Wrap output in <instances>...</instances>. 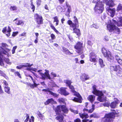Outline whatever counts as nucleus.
Here are the masks:
<instances>
[{
  "label": "nucleus",
  "instance_id": "nucleus-39",
  "mask_svg": "<svg viewBox=\"0 0 122 122\" xmlns=\"http://www.w3.org/2000/svg\"><path fill=\"white\" fill-rule=\"evenodd\" d=\"M23 68V67H30L32 65V64H30L28 63H26L24 65H22Z\"/></svg>",
  "mask_w": 122,
  "mask_h": 122
},
{
  "label": "nucleus",
  "instance_id": "nucleus-51",
  "mask_svg": "<svg viewBox=\"0 0 122 122\" xmlns=\"http://www.w3.org/2000/svg\"><path fill=\"white\" fill-rule=\"evenodd\" d=\"M26 119L24 121V122H27L29 119V116L28 114L26 113L25 114Z\"/></svg>",
  "mask_w": 122,
  "mask_h": 122
},
{
  "label": "nucleus",
  "instance_id": "nucleus-38",
  "mask_svg": "<svg viewBox=\"0 0 122 122\" xmlns=\"http://www.w3.org/2000/svg\"><path fill=\"white\" fill-rule=\"evenodd\" d=\"M15 24L18 25L22 24L23 25L24 24V22L22 20H17L15 22Z\"/></svg>",
  "mask_w": 122,
  "mask_h": 122
},
{
  "label": "nucleus",
  "instance_id": "nucleus-41",
  "mask_svg": "<svg viewBox=\"0 0 122 122\" xmlns=\"http://www.w3.org/2000/svg\"><path fill=\"white\" fill-rule=\"evenodd\" d=\"M49 94L51 95L56 97H58L59 95L58 94H57L56 93H54L51 91L50 93H49Z\"/></svg>",
  "mask_w": 122,
  "mask_h": 122
},
{
  "label": "nucleus",
  "instance_id": "nucleus-47",
  "mask_svg": "<svg viewBox=\"0 0 122 122\" xmlns=\"http://www.w3.org/2000/svg\"><path fill=\"white\" fill-rule=\"evenodd\" d=\"M68 86L69 87V88L71 89V90L72 92H73L74 91L75 89L73 85H71Z\"/></svg>",
  "mask_w": 122,
  "mask_h": 122
},
{
  "label": "nucleus",
  "instance_id": "nucleus-31",
  "mask_svg": "<svg viewBox=\"0 0 122 122\" xmlns=\"http://www.w3.org/2000/svg\"><path fill=\"white\" fill-rule=\"evenodd\" d=\"M53 19H54L53 22H56V25H57L59 23V20L58 19V18L57 16H55L53 17Z\"/></svg>",
  "mask_w": 122,
  "mask_h": 122
},
{
  "label": "nucleus",
  "instance_id": "nucleus-4",
  "mask_svg": "<svg viewBox=\"0 0 122 122\" xmlns=\"http://www.w3.org/2000/svg\"><path fill=\"white\" fill-rule=\"evenodd\" d=\"M101 0H93L92 3L95 4L93 9L94 11L97 13H102L104 9V5Z\"/></svg>",
  "mask_w": 122,
  "mask_h": 122
},
{
  "label": "nucleus",
  "instance_id": "nucleus-58",
  "mask_svg": "<svg viewBox=\"0 0 122 122\" xmlns=\"http://www.w3.org/2000/svg\"><path fill=\"white\" fill-rule=\"evenodd\" d=\"M51 76L52 77V78H51V79H53L54 77H55L56 76V74L53 72H51Z\"/></svg>",
  "mask_w": 122,
  "mask_h": 122
},
{
  "label": "nucleus",
  "instance_id": "nucleus-40",
  "mask_svg": "<svg viewBox=\"0 0 122 122\" xmlns=\"http://www.w3.org/2000/svg\"><path fill=\"white\" fill-rule=\"evenodd\" d=\"M72 92L74 93L73 94L75 96L77 97H81L79 93L76 91L75 90H74V91L73 92Z\"/></svg>",
  "mask_w": 122,
  "mask_h": 122
},
{
  "label": "nucleus",
  "instance_id": "nucleus-49",
  "mask_svg": "<svg viewBox=\"0 0 122 122\" xmlns=\"http://www.w3.org/2000/svg\"><path fill=\"white\" fill-rule=\"evenodd\" d=\"M37 115L41 119H42L43 118V117H44V116L42 114H41L39 111H38L37 112Z\"/></svg>",
  "mask_w": 122,
  "mask_h": 122
},
{
  "label": "nucleus",
  "instance_id": "nucleus-27",
  "mask_svg": "<svg viewBox=\"0 0 122 122\" xmlns=\"http://www.w3.org/2000/svg\"><path fill=\"white\" fill-rule=\"evenodd\" d=\"M0 75L2 76L5 78L7 80L9 78L8 76L6 75L5 72L0 69Z\"/></svg>",
  "mask_w": 122,
  "mask_h": 122
},
{
  "label": "nucleus",
  "instance_id": "nucleus-60",
  "mask_svg": "<svg viewBox=\"0 0 122 122\" xmlns=\"http://www.w3.org/2000/svg\"><path fill=\"white\" fill-rule=\"evenodd\" d=\"M2 47H5L8 46V45L6 43H2L1 44Z\"/></svg>",
  "mask_w": 122,
  "mask_h": 122
},
{
  "label": "nucleus",
  "instance_id": "nucleus-30",
  "mask_svg": "<svg viewBox=\"0 0 122 122\" xmlns=\"http://www.w3.org/2000/svg\"><path fill=\"white\" fill-rule=\"evenodd\" d=\"M98 61L99 64L101 67H103L105 66L103 60L101 58H99V59Z\"/></svg>",
  "mask_w": 122,
  "mask_h": 122
},
{
  "label": "nucleus",
  "instance_id": "nucleus-36",
  "mask_svg": "<svg viewBox=\"0 0 122 122\" xmlns=\"http://www.w3.org/2000/svg\"><path fill=\"white\" fill-rule=\"evenodd\" d=\"M114 31L115 33L117 34H119L120 33V29L117 27L115 26V27L114 28Z\"/></svg>",
  "mask_w": 122,
  "mask_h": 122
},
{
  "label": "nucleus",
  "instance_id": "nucleus-48",
  "mask_svg": "<svg viewBox=\"0 0 122 122\" xmlns=\"http://www.w3.org/2000/svg\"><path fill=\"white\" fill-rule=\"evenodd\" d=\"M14 75L15 76H17L19 78H21V77L20 73L18 71L15 72L14 73Z\"/></svg>",
  "mask_w": 122,
  "mask_h": 122
},
{
  "label": "nucleus",
  "instance_id": "nucleus-53",
  "mask_svg": "<svg viewBox=\"0 0 122 122\" xmlns=\"http://www.w3.org/2000/svg\"><path fill=\"white\" fill-rule=\"evenodd\" d=\"M41 0H37L36 1V4L37 6H39L41 5Z\"/></svg>",
  "mask_w": 122,
  "mask_h": 122
},
{
  "label": "nucleus",
  "instance_id": "nucleus-14",
  "mask_svg": "<svg viewBox=\"0 0 122 122\" xmlns=\"http://www.w3.org/2000/svg\"><path fill=\"white\" fill-rule=\"evenodd\" d=\"M114 23H111L110 24H107V29L110 32H112L114 31V29L116 26L115 25H114Z\"/></svg>",
  "mask_w": 122,
  "mask_h": 122
},
{
  "label": "nucleus",
  "instance_id": "nucleus-15",
  "mask_svg": "<svg viewBox=\"0 0 122 122\" xmlns=\"http://www.w3.org/2000/svg\"><path fill=\"white\" fill-rule=\"evenodd\" d=\"M107 10L110 13V16L111 17H113L114 16L116 13V9L115 8L112 9L108 8L107 9Z\"/></svg>",
  "mask_w": 122,
  "mask_h": 122
},
{
  "label": "nucleus",
  "instance_id": "nucleus-2",
  "mask_svg": "<svg viewBox=\"0 0 122 122\" xmlns=\"http://www.w3.org/2000/svg\"><path fill=\"white\" fill-rule=\"evenodd\" d=\"M74 20H73L74 22L70 20H68L67 22V23L70 25V27L73 29V33H76L78 37L81 35L80 30L78 28L79 27V23L78 19L76 17L74 16L73 17Z\"/></svg>",
  "mask_w": 122,
  "mask_h": 122
},
{
  "label": "nucleus",
  "instance_id": "nucleus-59",
  "mask_svg": "<svg viewBox=\"0 0 122 122\" xmlns=\"http://www.w3.org/2000/svg\"><path fill=\"white\" fill-rule=\"evenodd\" d=\"M103 106L104 107H109L110 106V104L109 103H105L103 104Z\"/></svg>",
  "mask_w": 122,
  "mask_h": 122
},
{
  "label": "nucleus",
  "instance_id": "nucleus-26",
  "mask_svg": "<svg viewBox=\"0 0 122 122\" xmlns=\"http://www.w3.org/2000/svg\"><path fill=\"white\" fill-rule=\"evenodd\" d=\"M93 90L92 91V93L95 95L97 94L100 92L101 91L99 90H97L96 89V88L95 86H94L93 87Z\"/></svg>",
  "mask_w": 122,
  "mask_h": 122
},
{
  "label": "nucleus",
  "instance_id": "nucleus-44",
  "mask_svg": "<svg viewBox=\"0 0 122 122\" xmlns=\"http://www.w3.org/2000/svg\"><path fill=\"white\" fill-rule=\"evenodd\" d=\"M51 89H50L49 88H47L46 89H43L42 90V91L43 92V91L45 92H46L47 94H48V93L49 92V93H50V92L51 91Z\"/></svg>",
  "mask_w": 122,
  "mask_h": 122
},
{
  "label": "nucleus",
  "instance_id": "nucleus-1",
  "mask_svg": "<svg viewBox=\"0 0 122 122\" xmlns=\"http://www.w3.org/2000/svg\"><path fill=\"white\" fill-rule=\"evenodd\" d=\"M54 111L57 116L55 119L59 121V122H62L64 119L63 116H66L65 114H67L69 110L66 106L64 105H59L57 106L54 109Z\"/></svg>",
  "mask_w": 122,
  "mask_h": 122
},
{
  "label": "nucleus",
  "instance_id": "nucleus-35",
  "mask_svg": "<svg viewBox=\"0 0 122 122\" xmlns=\"http://www.w3.org/2000/svg\"><path fill=\"white\" fill-rule=\"evenodd\" d=\"M90 118L93 117L94 118H98L99 117L98 114L96 113H94L90 115Z\"/></svg>",
  "mask_w": 122,
  "mask_h": 122
},
{
  "label": "nucleus",
  "instance_id": "nucleus-29",
  "mask_svg": "<svg viewBox=\"0 0 122 122\" xmlns=\"http://www.w3.org/2000/svg\"><path fill=\"white\" fill-rule=\"evenodd\" d=\"M4 89L5 91L8 94H10L11 92L10 91V87L8 86H5Z\"/></svg>",
  "mask_w": 122,
  "mask_h": 122
},
{
  "label": "nucleus",
  "instance_id": "nucleus-46",
  "mask_svg": "<svg viewBox=\"0 0 122 122\" xmlns=\"http://www.w3.org/2000/svg\"><path fill=\"white\" fill-rule=\"evenodd\" d=\"M31 7V9L32 10V11L33 12H34L35 9V6L33 4L32 2V1L30 4Z\"/></svg>",
  "mask_w": 122,
  "mask_h": 122
},
{
  "label": "nucleus",
  "instance_id": "nucleus-19",
  "mask_svg": "<svg viewBox=\"0 0 122 122\" xmlns=\"http://www.w3.org/2000/svg\"><path fill=\"white\" fill-rule=\"evenodd\" d=\"M80 79L82 81H84L87 80H89L90 77L88 75L84 73L80 76Z\"/></svg>",
  "mask_w": 122,
  "mask_h": 122
},
{
  "label": "nucleus",
  "instance_id": "nucleus-5",
  "mask_svg": "<svg viewBox=\"0 0 122 122\" xmlns=\"http://www.w3.org/2000/svg\"><path fill=\"white\" fill-rule=\"evenodd\" d=\"M110 69L111 71H116V77L119 78L122 77V69L119 65H116L115 66H110Z\"/></svg>",
  "mask_w": 122,
  "mask_h": 122
},
{
  "label": "nucleus",
  "instance_id": "nucleus-57",
  "mask_svg": "<svg viewBox=\"0 0 122 122\" xmlns=\"http://www.w3.org/2000/svg\"><path fill=\"white\" fill-rule=\"evenodd\" d=\"M19 33L18 31L13 32L12 34V36L13 37H15Z\"/></svg>",
  "mask_w": 122,
  "mask_h": 122
},
{
  "label": "nucleus",
  "instance_id": "nucleus-25",
  "mask_svg": "<svg viewBox=\"0 0 122 122\" xmlns=\"http://www.w3.org/2000/svg\"><path fill=\"white\" fill-rule=\"evenodd\" d=\"M54 101L53 98H51L49 99L44 102V104L46 105H47L49 104L50 103L53 104L54 103Z\"/></svg>",
  "mask_w": 122,
  "mask_h": 122
},
{
  "label": "nucleus",
  "instance_id": "nucleus-37",
  "mask_svg": "<svg viewBox=\"0 0 122 122\" xmlns=\"http://www.w3.org/2000/svg\"><path fill=\"white\" fill-rule=\"evenodd\" d=\"M64 82L66 85V86H69L71 85L72 82L71 81L69 80H66Z\"/></svg>",
  "mask_w": 122,
  "mask_h": 122
},
{
  "label": "nucleus",
  "instance_id": "nucleus-61",
  "mask_svg": "<svg viewBox=\"0 0 122 122\" xmlns=\"http://www.w3.org/2000/svg\"><path fill=\"white\" fill-rule=\"evenodd\" d=\"M3 84L4 85L6 86H7L8 85V84L7 81L4 80H3Z\"/></svg>",
  "mask_w": 122,
  "mask_h": 122
},
{
  "label": "nucleus",
  "instance_id": "nucleus-43",
  "mask_svg": "<svg viewBox=\"0 0 122 122\" xmlns=\"http://www.w3.org/2000/svg\"><path fill=\"white\" fill-rule=\"evenodd\" d=\"M50 25V26L51 28L56 33H57L58 32V31L55 28L54 26L51 23Z\"/></svg>",
  "mask_w": 122,
  "mask_h": 122
},
{
  "label": "nucleus",
  "instance_id": "nucleus-11",
  "mask_svg": "<svg viewBox=\"0 0 122 122\" xmlns=\"http://www.w3.org/2000/svg\"><path fill=\"white\" fill-rule=\"evenodd\" d=\"M89 57V60L90 61L93 62H96L97 56L94 52H92L90 53Z\"/></svg>",
  "mask_w": 122,
  "mask_h": 122
},
{
  "label": "nucleus",
  "instance_id": "nucleus-9",
  "mask_svg": "<svg viewBox=\"0 0 122 122\" xmlns=\"http://www.w3.org/2000/svg\"><path fill=\"white\" fill-rule=\"evenodd\" d=\"M45 71L46 72H45L44 73L41 72L40 73L41 76L43 80H45L46 78H47L50 80H51V78L50 77L49 74V71L46 70H45Z\"/></svg>",
  "mask_w": 122,
  "mask_h": 122
},
{
  "label": "nucleus",
  "instance_id": "nucleus-8",
  "mask_svg": "<svg viewBox=\"0 0 122 122\" xmlns=\"http://www.w3.org/2000/svg\"><path fill=\"white\" fill-rule=\"evenodd\" d=\"M83 43L80 41L77 42L74 46V48L76 50V51L78 53H80L83 50Z\"/></svg>",
  "mask_w": 122,
  "mask_h": 122
},
{
  "label": "nucleus",
  "instance_id": "nucleus-34",
  "mask_svg": "<svg viewBox=\"0 0 122 122\" xmlns=\"http://www.w3.org/2000/svg\"><path fill=\"white\" fill-rule=\"evenodd\" d=\"M67 6L68 7L67 11V13H66L65 15L68 17H69L70 16L69 14L71 11V7L70 6H67Z\"/></svg>",
  "mask_w": 122,
  "mask_h": 122
},
{
  "label": "nucleus",
  "instance_id": "nucleus-13",
  "mask_svg": "<svg viewBox=\"0 0 122 122\" xmlns=\"http://www.w3.org/2000/svg\"><path fill=\"white\" fill-rule=\"evenodd\" d=\"M114 101L111 102L110 104V106L112 108H115L117 107L119 103V101L117 98H114Z\"/></svg>",
  "mask_w": 122,
  "mask_h": 122
},
{
  "label": "nucleus",
  "instance_id": "nucleus-63",
  "mask_svg": "<svg viewBox=\"0 0 122 122\" xmlns=\"http://www.w3.org/2000/svg\"><path fill=\"white\" fill-rule=\"evenodd\" d=\"M26 33L25 32H24L22 33L20 35V36H26Z\"/></svg>",
  "mask_w": 122,
  "mask_h": 122
},
{
  "label": "nucleus",
  "instance_id": "nucleus-50",
  "mask_svg": "<svg viewBox=\"0 0 122 122\" xmlns=\"http://www.w3.org/2000/svg\"><path fill=\"white\" fill-rule=\"evenodd\" d=\"M11 10H17V8L15 6H11L10 8Z\"/></svg>",
  "mask_w": 122,
  "mask_h": 122
},
{
  "label": "nucleus",
  "instance_id": "nucleus-24",
  "mask_svg": "<svg viewBox=\"0 0 122 122\" xmlns=\"http://www.w3.org/2000/svg\"><path fill=\"white\" fill-rule=\"evenodd\" d=\"M78 98L74 97V98L72 99V100L76 102L79 103H82V97H78Z\"/></svg>",
  "mask_w": 122,
  "mask_h": 122
},
{
  "label": "nucleus",
  "instance_id": "nucleus-52",
  "mask_svg": "<svg viewBox=\"0 0 122 122\" xmlns=\"http://www.w3.org/2000/svg\"><path fill=\"white\" fill-rule=\"evenodd\" d=\"M17 47V46H15L13 47L12 50V54H14L15 53V50L16 49Z\"/></svg>",
  "mask_w": 122,
  "mask_h": 122
},
{
  "label": "nucleus",
  "instance_id": "nucleus-32",
  "mask_svg": "<svg viewBox=\"0 0 122 122\" xmlns=\"http://www.w3.org/2000/svg\"><path fill=\"white\" fill-rule=\"evenodd\" d=\"M50 37L51 38L50 40H49L50 43H52L53 42L52 40L55 39L56 38V37L54 34L53 33H52L51 34Z\"/></svg>",
  "mask_w": 122,
  "mask_h": 122
},
{
  "label": "nucleus",
  "instance_id": "nucleus-23",
  "mask_svg": "<svg viewBox=\"0 0 122 122\" xmlns=\"http://www.w3.org/2000/svg\"><path fill=\"white\" fill-rule=\"evenodd\" d=\"M95 96L93 95H89L87 98V100L91 103H92L95 99Z\"/></svg>",
  "mask_w": 122,
  "mask_h": 122
},
{
  "label": "nucleus",
  "instance_id": "nucleus-18",
  "mask_svg": "<svg viewBox=\"0 0 122 122\" xmlns=\"http://www.w3.org/2000/svg\"><path fill=\"white\" fill-rule=\"evenodd\" d=\"M28 76L31 78L32 80L33 83V84H29V86L32 88H34L35 87H36L39 84H37L36 83L35 80L33 79V77L31 76L28 75Z\"/></svg>",
  "mask_w": 122,
  "mask_h": 122
},
{
  "label": "nucleus",
  "instance_id": "nucleus-64",
  "mask_svg": "<svg viewBox=\"0 0 122 122\" xmlns=\"http://www.w3.org/2000/svg\"><path fill=\"white\" fill-rule=\"evenodd\" d=\"M74 122H81V120L79 118H77L74 120Z\"/></svg>",
  "mask_w": 122,
  "mask_h": 122
},
{
  "label": "nucleus",
  "instance_id": "nucleus-22",
  "mask_svg": "<svg viewBox=\"0 0 122 122\" xmlns=\"http://www.w3.org/2000/svg\"><path fill=\"white\" fill-rule=\"evenodd\" d=\"M62 52L64 53L66 55H71L73 54L72 53L70 52L68 49L65 47L63 46L62 47Z\"/></svg>",
  "mask_w": 122,
  "mask_h": 122
},
{
  "label": "nucleus",
  "instance_id": "nucleus-28",
  "mask_svg": "<svg viewBox=\"0 0 122 122\" xmlns=\"http://www.w3.org/2000/svg\"><path fill=\"white\" fill-rule=\"evenodd\" d=\"M116 11L117 12L120 11L122 13V5L121 4H118L117 8Z\"/></svg>",
  "mask_w": 122,
  "mask_h": 122
},
{
  "label": "nucleus",
  "instance_id": "nucleus-20",
  "mask_svg": "<svg viewBox=\"0 0 122 122\" xmlns=\"http://www.w3.org/2000/svg\"><path fill=\"white\" fill-rule=\"evenodd\" d=\"M106 5L108 6L109 8L115 6V4L114 3V1L113 0H109L106 3Z\"/></svg>",
  "mask_w": 122,
  "mask_h": 122
},
{
  "label": "nucleus",
  "instance_id": "nucleus-3",
  "mask_svg": "<svg viewBox=\"0 0 122 122\" xmlns=\"http://www.w3.org/2000/svg\"><path fill=\"white\" fill-rule=\"evenodd\" d=\"M114 112H111L105 114L104 117H102L101 120V122H113L115 119V115L119 114L116 112L115 110H112Z\"/></svg>",
  "mask_w": 122,
  "mask_h": 122
},
{
  "label": "nucleus",
  "instance_id": "nucleus-6",
  "mask_svg": "<svg viewBox=\"0 0 122 122\" xmlns=\"http://www.w3.org/2000/svg\"><path fill=\"white\" fill-rule=\"evenodd\" d=\"M101 51L104 56L107 58V60L111 61L113 58L111 52L107 49L105 47L102 48Z\"/></svg>",
  "mask_w": 122,
  "mask_h": 122
},
{
  "label": "nucleus",
  "instance_id": "nucleus-16",
  "mask_svg": "<svg viewBox=\"0 0 122 122\" xmlns=\"http://www.w3.org/2000/svg\"><path fill=\"white\" fill-rule=\"evenodd\" d=\"M66 88L62 87L60 88V89L59 93L65 96L69 94V93L66 90Z\"/></svg>",
  "mask_w": 122,
  "mask_h": 122
},
{
  "label": "nucleus",
  "instance_id": "nucleus-7",
  "mask_svg": "<svg viewBox=\"0 0 122 122\" xmlns=\"http://www.w3.org/2000/svg\"><path fill=\"white\" fill-rule=\"evenodd\" d=\"M34 19L36 23L37 27H40V25L43 24V19L42 16L37 13H35L34 15Z\"/></svg>",
  "mask_w": 122,
  "mask_h": 122
},
{
  "label": "nucleus",
  "instance_id": "nucleus-62",
  "mask_svg": "<svg viewBox=\"0 0 122 122\" xmlns=\"http://www.w3.org/2000/svg\"><path fill=\"white\" fill-rule=\"evenodd\" d=\"M87 44L90 46H91L93 44V43L92 41L90 40H88L87 42Z\"/></svg>",
  "mask_w": 122,
  "mask_h": 122
},
{
  "label": "nucleus",
  "instance_id": "nucleus-10",
  "mask_svg": "<svg viewBox=\"0 0 122 122\" xmlns=\"http://www.w3.org/2000/svg\"><path fill=\"white\" fill-rule=\"evenodd\" d=\"M7 28L6 26L5 27L3 28L2 31L3 33L5 34L7 37H9L10 36L11 30L9 26H8L7 30Z\"/></svg>",
  "mask_w": 122,
  "mask_h": 122
},
{
  "label": "nucleus",
  "instance_id": "nucleus-42",
  "mask_svg": "<svg viewBox=\"0 0 122 122\" xmlns=\"http://www.w3.org/2000/svg\"><path fill=\"white\" fill-rule=\"evenodd\" d=\"M92 108L88 110V113H92L94 110L95 109V105L94 104L92 105Z\"/></svg>",
  "mask_w": 122,
  "mask_h": 122
},
{
  "label": "nucleus",
  "instance_id": "nucleus-45",
  "mask_svg": "<svg viewBox=\"0 0 122 122\" xmlns=\"http://www.w3.org/2000/svg\"><path fill=\"white\" fill-rule=\"evenodd\" d=\"M5 62L7 64L10 65L11 64V62L10 61V60L8 58H5L4 59Z\"/></svg>",
  "mask_w": 122,
  "mask_h": 122
},
{
  "label": "nucleus",
  "instance_id": "nucleus-56",
  "mask_svg": "<svg viewBox=\"0 0 122 122\" xmlns=\"http://www.w3.org/2000/svg\"><path fill=\"white\" fill-rule=\"evenodd\" d=\"M34 117L32 116L30 117V119L29 120V122H34Z\"/></svg>",
  "mask_w": 122,
  "mask_h": 122
},
{
  "label": "nucleus",
  "instance_id": "nucleus-12",
  "mask_svg": "<svg viewBox=\"0 0 122 122\" xmlns=\"http://www.w3.org/2000/svg\"><path fill=\"white\" fill-rule=\"evenodd\" d=\"M97 94L95 95L98 96L97 98V100L98 101L100 102H102L106 100V99L103 97V94L102 91H101Z\"/></svg>",
  "mask_w": 122,
  "mask_h": 122
},
{
  "label": "nucleus",
  "instance_id": "nucleus-21",
  "mask_svg": "<svg viewBox=\"0 0 122 122\" xmlns=\"http://www.w3.org/2000/svg\"><path fill=\"white\" fill-rule=\"evenodd\" d=\"M79 115L81 117L82 119H87L89 117L87 113L84 112L83 113H79Z\"/></svg>",
  "mask_w": 122,
  "mask_h": 122
},
{
  "label": "nucleus",
  "instance_id": "nucleus-55",
  "mask_svg": "<svg viewBox=\"0 0 122 122\" xmlns=\"http://www.w3.org/2000/svg\"><path fill=\"white\" fill-rule=\"evenodd\" d=\"M4 92L2 89V87L0 85V95L4 94Z\"/></svg>",
  "mask_w": 122,
  "mask_h": 122
},
{
  "label": "nucleus",
  "instance_id": "nucleus-17",
  "mask_svg": "<svg viewBox=\"0 0 122 122\" xmlns=\"http://www.w3.org/2000/svg\"><path fill=\"white\" fill-rule=\"evenodd\" d=\"M119 20L117 21L116 20L112 19V20L113 22L116 24L118 26H122V17H120L119 18Z\"/></svg>",
  "mask_w": 122,
  "mask_h": 122
},
{
  "label": "nucleus",
  "instance_id": "nucleus-54",
  "mask_svg": "<svg viewBox=\"0 0 122 122\" xmlns=\"http://www.w3.org/2000/svg\"><path fill=\"white\" fill-rule=\"evenodd\" d=\"M4 92L2 89V87L0 85V95L4 94Z\"/></svg>",
  "mask_w": 122,
  "mask_h": 122
},
{
  "label": "nucleus",
  "instance_id": "nucleus-33",
  "mask_svg": "<svg viewBox=\"0 0 122 122\" xmlns=\"http://www.w3.org/2000/svg\"><path fill=\"white\" fill-rule=\"evenodd\" d=\"M58 102L60 103H63L65 104L66 106V103L65 102V99L63 98H60L58 99Z\"/></svg>",
  "mask_w": 122,
  "mask_h": 122
}]
</instances>
